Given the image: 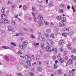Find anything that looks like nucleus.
Masks as SVG:
<instances>
[{
  "label": "nucleus",
  "mask_w": 76,
  "mask_h": 76,
  "mask_svg": "<svg viewBox=\"0 0 76 76\" xmlns=\"http://www.w3.org/2000/svg\"><path fill=\"white\" fill-rule=\"evenodd\" d=\"M25 58L26 59H27L28 61L26 62L28 65V66H31V63L30 62L31 61H32L31 58L28 55H26L25 56Z\"/></svg>",
  "instance_id": "nucleus-1"
},
{
  "label": "nucleus",
  "mask_w": 76,
  "mask_h": 76,
  "mask_svg": "<svg viewBox=\"0 0 76 76\" xmlns=\"http://www.w3.org/2000/svg\"><path fill=\"white\" fill-rule=\"evenodd\" d=\"M61 54L60 53H58V58L59 60V61L61 63H62L64 62V60L63 59V58H61Z\"/></svg>",
  "instance_id": "nucleus-2"
},
{
  "label": "nucleus",
  "mask_w": 76,
  "mask_h": 76,
  "mask_svg": "<svg viewBox=\"0 0 76 76\" xmlns=\"http://www.w3.org/2000/svg\"><path fill=\"white\" fill-rule=\"evenodd\" d=\"M73 60L71 59H69L67 62V63H66V66H67L68 65H70L72 64L73 63Z\"/></svg>",
  "instance_id": "nucleus-3"
},
{
  "label": "nucleus",
  "mask_w": 76,
  "mask_h": 76,
  "mask_svg": "<svg viewBox=\"0 0 76 76\" xmlns=\"http://www.w3.org/2000/svg\"><path fill=\"white\" fill-rule=\"evenodd\" d=\"M47 43L50 47H53V42L51 40L48 39L47 40Z\"/></svg>",
  "instance_id": "nucleus-4"
},
{
  "label": "nucleus",
  "mask_w": 76,
  "mask_h": 76,
  "mask_svg": "<svg viewBox=\"0 0 76 76\" xmlns=\"http://www.w3.org/2000/svg\"><path fill=\"white\" fill-rule=\"evenodd\" d=\"M75 33V32L74 31H69L68 32V34L69 36H71L73 35V34Z\"/></svg>",
  "instance_id": "nucleus-5"
},
{
  "label": "nucleus",
  "mask_w": 76,
  "mask_h": 76,
  "mask_svg": "<svg viewBox=\"0 0 76 76\" xmlns=\"http://www.w3.org/2000/svg\"><path fill=\"white\" fill-rule=\"evenodd\" d=\"M39 39L41 41H45V39L44 37H42V36L39 37Z\"/></svg>",
  "instance_id": "nucleus-6"
},
{
  "label": "nucleus",
  "mask_w": 76,
  "mask_h": 76,
  "mask_svg": "<svg viewBox=\"0 0 76 76\" xmlns=\"http://www.w3.org/2000/svg\"><path fill=\"white\" fill-rule=\"evenodd\" d=\"M1 18L2 19L4 20L7 18V17L6 16V14H3L1 15Z\"/></svg>",
  "instance_id": "nucleus-7"
},
{
  "label": "nucleus",
  "mask_w": 76,
  "mask_h": 76,
  "mask_svg": "<svg viewBox=\"0 0 76 76\" xmlns=\"http://www.w3.org/2000/svg\"><path fill=\"white\" fill-rule=\"evenodd\" d=\"M46 50L47 51H49V52H51V48H50L49 46H47L46 47Z\"/></svg>",
  "instance_id": "nucleus-8"
},
{
  "label": "nucleus",
  "mask_w": 76,
  "mask_h": 76,
  "mask_svg": "<svg viewBox=\"0 0 76 76\" xmlns=\"http://www.w3.org/2000/svg\"><path fill=\"white\" fill-rule=\"evenodd\" d=\"M38 19L40 20H43V17L41 15H39L38 16Z\"/></svg>",
  "instance_id": "nucleus-9"
},
{
  "label": "nucleus",
  "mask_w": 76,
  "mask_h": 76,
  "mask_svg": "<svg viewBox=\"0 0 76 76\" xmlns=\"http://www.w3.org/2000/svg\"><path fill=\"white\" fill-rule=\"evenodd\" d=\"M4 22L5 24H9V21L7 19H5L4 20Z\"/></svg>",
  "instance_id": "nucleus-10"
},
{
  "label": "nucleus",
  "mask_w": 76,
  "mask_h": 76,
  "mask_svg": "<svg viewBox=\"0 0 76 76\" xmlns=\"http://www.w3.org/2000/svg\"><path fill=\"white\" fill-rule=\"evenodd\" d=\"M51 51H55L57 53V49L56 48H52V49H51Z\"/></svg>",
  "instance_id": "nucleus-11"
},
{
  "label": "nucleus",
  "mask_w": 76,
  "mask_h": 76,
  "mask_svg": "<svg viewBox=\"0 0 76 76\" xmlns=\"http://www.w3.org/2000/svg\"><path fill=\"white\" fill-rule=\"evenodd\" d=\"M71 52L72 53H76V49L75 48H73L71 50Z\"/></svg>",
  "instance_id": "nucleus-12"
},
{
  "label": "nucleus",
  "mask_w": 76,
  "mask_h": 76,
  "mask_svg": "<svg viewBox=\"0 0 76 76\" xmlns=\"http://www.w3.org/2000/svg\"><path fill=\"white\" fill-rule=\"evenodd\" d=\"M59 24L61 26H65V24L62 22H60Z\"/></svg>",
  "instance_id": "nucleus-13"
},
{
  "label": "nucleus",
  "mask_w": 76,
  "mask_h": 76,
  "mask_svg": "<svg viewBox=\"0 0 76 76\" xmlns=\"http://www.w3.org/2000/svg\"><path fill=\"white\" fill-rule=\"evenodd\" d=\"M49 6L50 7H53V2H50V3L48 4Z\"/></svg>",
  "instance_id": "nucleus-14"
},
{
  "label": "nucleus",
  "mask_w": 76,
  "mask_h": 76,
  "mask_svg": "<svg viewBox=\"0 0 76 76\" xmlns=\"http://www.w3.org/2000/svg\"><path fill=\"white\" fill-rule=\"evenodd\" d=\"M7 27L8 28L9 31H13V28L9 26H7Z\"/></svg>",
  "instance_id": "nucleus-15"
},
{
  "label": "nucleus",
  "mask_w": 76,
  "mask_h": 76,
  "mask_svg": "<svg viewBox=\"0 0 76 76\" xmlns=\"http://www.w3.org/2000/svg\"><path fill=\"white\" fill-rule=\"evenodd\" d=\"M67 47L69 50H72V47L70 44H68L67 45Z\"/></svg>",
  "instance_id": "nucleus-16"
},
{
  "label": "nucleus",
  "mask_w": 76,
  "mask_h": 76,
  "mask_svg": "<svg viewBox=\"0 0 76 76\" xmlns=\"http://www.w3.org/2000/svg\"><path fill=\"white\" fill-rule=\"evenodd\" d=\"M61 20L62 22H65L66 21V19L65 17H62L61 18Z\"/></svg>",
  "instance_id": "nucleus-17"
},
{
  "label": "nucleus",
  "mask_w": 76,
  "mask_h": 76,
  "mask_svg": "<svg viewBox=\"0 0 76 76\" xmlns=\"http://www.w3.org/2000/svg\"><path fill=\"white\" fill-rule=\"evenodd\" d=\"M68 75L69 76H73V74L72 72H71V71H69Z\"/></svg>",
  "instance_id": "nucleus-18"
},
{
  "label": "nucleus",
  "mask_w": 76,
  "mask_h": 76,
  "mask_svg": "<svg viewBox=\"0 0 76 76\" xmlns=\"http://www.w3.org/2000/svg\"><path fill=\"white\" fill-rule=\"evenodd\" d=\"M55 61L56 62V64H54V69H57V61Z\"/></svg>",
  "instance_id": "nucleus-19"
},
{
  "label": "nucleus",
  "mask_w": 76,
  "mask_h": 76,
  "mask_svg": "<svg viewBox=\"0 0 76 76\" xmlns=\"http://www.w3.org/2000/svg\"><path fill=\"white\" fill-rule=\"evenodd\" d=\"M64 43V42L62 39H61L59 42V43L61 45H63Z\"/></svg>",
  "instance_id": "nucleus-20"
},
{
  "label": "nucleus",
  "mask_w": 76,
  "mask_h": 76,
  "mask_svg": "<svg viewBox=\"0 0 76 76\" xmlns=\"http://www.w3.org/2000/svg\"><path fill=\"white\" fill-rule=\"evenodd\" d=\"M19 47L20 48H21L22 49H25V46L22 45H19Z\"/></svg>",
  "instance_id": "nucleus-21"
},
{
  "label": "nucleus",
  "mask_w": 76,
  "mask_h": 76,
  "mask_svg": "<svg viewBox=\"0 0 76 76\" xmlns=\"http://www.w3.org/2000/svg\"><path fill=\"white\" fill-rule=\"evenodd\" d=\"M5 58L6 61H9V56H7L5 57Z\"/></svg>",
  "instance_id": "nucleus-22"
},
{
  "label": "nucleus",
  "mask_w": 76,
  "mask_h": 76,
  "mask_svg": "<svg viewBox=\"0 0 76 76\" xmlns=\"http://www.w3.org/2000/svg\"><path fill=\"white\" fill-rule=\"evenodd\" d=\"M71 57L72 58V59L74 60H76V56H74L73 55H71Z\"/></svg>",
  "instance_id": "nucleus-23"
},
{
  "label": "nucleus",
  "mask_w": 76,
  "mask_h": 76,
  "mask_svg": "<svg viewBox=\"0 0 76 76\" xmlns=\"http://www.w3.org/2000/svg\"><path fill=\"white\" fill-rule=\"evenodd\" d=\"M1 13H4L5 12V8L4 7H3L2 9L1 10Z\"/></svg>",
  "instance_id": "nucleus-24"
},
{
  "label": "nucleus",
  "mask_w": 76,
  "mask_h": 76,
  "mask_svg": "<svg viewBox=\"0 0 76 76\" xmlns=\"http://www.w3.org/2000/svg\"><path fill=\"white\" fill-rule=\"evenodd\" d=\"M46 32H47V33H50V32H51V29H46Z\"/></svg>",
  "instance_id": "nucleus-25"
},
{
  "label": "nucleus",
  "mask_w": 76,
  "mask_h": 76,
  "mask_svg": "<svg viewBox=\"0 0 76 76\" xmlns=\"http://www.w3.org/2000/svg\"><path fill=\"white\" fill-rule=\"evenodd\" d=\"M40 58V55H38L37 57H36V59L37 60H39Z\"/></svg>",
  "instance_id": "nucleus-26"
},
{
  "label": "nucleus",
  "mask_w": 76,
  "mask_h": 76,
  "mask_svg": "<svg viewBox=\"0 0 76 76\" xmlns=\"http://www.w3.org/2000/svg\"><path fill=\"white\" fill-rule=\"evenodd\" d=\"M62 35L64 37H66L67 35V34L66 33H64L62 34Z\"/></svg>",
  "instance_id": "nucleus-27"
},
{
  "label": "nucleus",
  "mask_w": 76,
  "mask_h": 76,
  "mask_svg": "<svg viewBox=\"0 0 76 76\" xmlns=\"http://www.w3.org/2000/svg\"><path fill=\"white\" fill-rule=\"evenodd\" d=\"M23 45H24L25 47H26V45L28 44V43L26 42H24L23 43Z\"/></svg>",
  "instance_id": "nucleus-28"
},
{
  "label": "nucleus",
  "mask_w": 76,
  "mask_h": 76,
  "mask_svg": "<svg viewBox=\"0 0 76 76\" xmlns=\"http://www.w3.org/2000/svg\"><path fill=\"white\" fill-rule=\"evenodd\" d=\"M44 22L45 25H48L49 24L45 20H44Z\"/></svg>",
  "instance_id": "nucleus-29"
},
{
  "label": "nucleus",
  "mask_w": 76,
  "mask_h": 76,
  "mask_svg": "<svg viewBox=\"0 0 76 76\" xmlns=\"http://www.w3.org/2000/svg\"><path fill=\"white\" fill-rule=\"evenodd\" d=\"M60 7H61L66 8V6L65 4H61L60 5Z\"/></svg>",
  "instance_id": "nucleus-30"
},
{
  "label": "nucleus",
  "mask_w": 76,
  "mask_h": 76,
  "mask_svg": "<svg viewBox=\"0 0 76 76\" xmlns=\"http://www.w3.org/2000/svg\"><path fill=\"white\" fill-rule=\"evenodd\" d=\"M41 47L42 49L44 50L45 48V47H44V44H41Z\"/></svg>",
  "instance_id": "nucleus-31"
},
{
  "label": "nucleus",
  "mask_w": 76,
  "mask_h": 76,
  "mask_svg": "<svg viewBox=\"0 0 76 76\" xmlns=\"http://www.w3.org/2000/svg\"><path fill=\"white\" fill-rule=\"evenodd\" d=\"M28 8L27 7V6L26 5H24L23 7V9L24 10H27Z\"/></svg>",
  "instance_id": "nucleus-32"
},
{
  "label": "nucleus",
  "mask_w": 76,
  "mask_h": 76,
  "mask_svg": "<svg viewBox=\"0 0 76 76\" xmlns=\"http://www.w3.org/2000/svg\"><path fill=\"white\" fill-rule=\"evenodd\" d=\"M10 61H14L15 60V58L13 57H11L10 58Z\"/></svg>",
  "instance_id": "nucleus-33"
},
{
  "label": "nucleus",
  "mask_w": 76,
  "mask_h": 76,
  "mask_svg": "<svg viewBox=\"0 0 76 76\" xmlns=\"http://www.w3.org/2000/svg\"><path fill=\"white\" fill-rule=\"evenodd\" d=\"M39 23L40 25H43V22L40 21L39 22Z\"/></svg>",
  "instance_id": "nucleus-34"
},
{
  "label": "nucleus",
  "mask_w": 76,
  "mask_h": 76,
  "mask_svg": "<svg viewBox=\"0 0 76 76\" xmlns=\"http://www.w3.org/2000/svg\"><path fill=\"white\" fill-rule=\"evenodd\" d=\"M37 1L39 3H42L43 2V0H37Z\"/></svg>",
  "instance_id": "nucleus-35"
},
{
  "label": "nucleus",
  "mask_w": 76,
  "mask_h": 76,
  "mask_svg": "<svg viewBox=\"0 0 76 76\" xmlns=\"http://www.w3.org/2000/svg\"><path fill=\"white\" fill-rule=\"evenodd\" d=\"M67 50H65L64 53V55L66 56L67 54Z\"/></svg>",
  "instance_id": "nucleus-36"
},
{
  "label": "nucleus",
  "mask_w": 76,
  "mask_h": 76,
  "mask_svg": "<svg viewBox=\"0 0 76 76\" xmlns=\"http://www.w3.org/2000/svg\"><path fill=\"white\" fill-rule=\"evenodd\" d=\"M59 12L61 13H63L64 12V10L62 9H60L59 10Z\"/></svg>",
  "instance_id": "nucleus-37"
},
{
  "label": "nucleus",
  "mask_w": 76,
  "mask_h": 76,
  "mask_svg": "<svg viewBox=\"0 0 76 76\" xmlns=\"http://www.w3.org/2000/svg\"><path fill=\"white\" fill-rule=\"evenodd\" d=\"M54 34L52 33V34L50 35V37L51 38H52L53 39L54 38Z\"/></svg>",
  "instance_id": "nucleus-38"
},
{
  "label": "nucleus",
  "mask_w": 76,
  "mask_h": 76,
  "mask_svg": "<svg viewBox=\"0 0 76 76\" xmlns=\"http://www.w3.org/2000/svg\"><path fill=\"white\" fill-rule=\"evenodd\" d=\"M61 16H58L57 17V20H60L61 19Z\"/></svg>",
  "instance_id": "nucleus-39"
},
{
  "label": "nucleus",
  "mask_w": 76,
  "mask_h": 76,
  "mask_svg": "<svg viewBox=\"0 0 76 76\" xmlns=\"http://www.w3.org/2000/svg\"><path fill=\"white\" fill-rule=\"evenodd\" d=\"M11 44L12 45H13L14 46H15V47L16 46V44H15V43H14V42H11Z\"/></svg>",
  "instance_id": "nucleus-40"
},
{
  "label": "nucleus",
  "mask_w": 76,
  "mask_h": 76,
  "mask_svg": "<svg viewBox=\"0 0 76 76\" xmlns=\"http://www.w3.org/2000/svg\"><path fill=\"white\" fill-rule=\"evenodd\" d=\"M17 75L18 76H23V75H22V74L20 73H18L17 74Z\"/></svg>",
  "instance_id": "nucleus-41"
},
{
  "label": "nucleus",
  "mask_w": 76,
  "mask_h": 76,
  "mask_svg": "<svg viewBox=\"0 0 76 76\" xmlns=\"http://www.w3.org/2000/svg\"><path fill=\"white\" fill-rule=\"evenodd\" d=\"M12 25H16V22H15V21H13L12 22Z\"/></svg>",
  "instance_id": "nucleus-42"
},
{
  "label": "nucleus",
  "mask_w": 76,
  "mask_h": 76,
  "mask_svg": "<svg viewBox=\"0 0 76 76\" xmlns=\"http://www.w3.org/2000/svg\"><path fill=\"white\" fill-rule=\"evenodd\" d=\"M17 69L18 70H21L22 68H21V66H20L17 67Z\"/></svg>",
  "instance_id": "nucleus-43"
},
{
  "label": "nucleus",
  "mask_w": 76,
  "mask_h": 76,
  "mask_svg": "<svg viewBox=\"0 0 76 76\" xmlns=\"http://www.w3.org/2000/svg\"><path fill=\"white\" fill-rule=\"evenodd\" d=\"M20 35V33H18L16 34V35H14V37H17Z\"/></svg>",
  "instance_id": "nucleus-44"
},
{
  "label": "nucleus",
  "mask_w": 76,
  "mask_h": 76,
  "mask_svg": "<svg viewBox=\"0 0 76 76\" xmlns=\"http://www.w3.org/2000/svg\"><path fill=\"white\" fill-rule=\"evenodd\" d=\"M38 70H39V71L40 72H42V69L40 67L38 68Z\"/></svg>",
  "instance_id": "nucleus-45"
},
{
  "label": "nucleus",
  "mask_w": 76,
  "mask_h": 76,
  "mask_svg": "<svg viewBox=\"0 0 76 76\" xmlns=\"http://www.w3.org/2000/svg\"><path fill=\"white\" fill-rule=\"evenodd\" d=\"M31 38H35V37L34 36V35H33V34L31 35Z\"/></svg>",
  "instance_id": "nucleus-46"
},
{
  "label": "nucleus",
  "mask_w": 76,
  "mask_h": 76,
  "mask_svg": "<svg viewBox=\"0 0 76 76\" xmlns=\"http://www.w3.org/2000/svg\"><path fill=\"white\" fill-rule=\"evenodd\" d=\"M72 9L73 10L74 12V13H75V9H74V6H73V5L72 6Z\"/></svg>",
  "instance_id": "nucleus-47"
},
{
  "label": "nucleus",
  "mask_w": 76,
  "mask_h": 76,
  "mask_svg": "<svg viewBox=\"0 0 76 76\" xmlns=\"http://www.w3.org/2000/svg\"><path fill=\"white\" fill-rule=\"evenodd\" d=\"M18 54H19V55H20V54H22V52H21L20 50H19L18 52Z\"/></svg>",
  "instance_id": "nucleus-48"
},
{
  "label": "nucleus",
  "mask_w": 76,
  "mask_h": 76,
  "mask_svg": "<svg viewBox=\"0 0 76 76\" xmlns=\"http://www.w3.org/2000/svg\"><path fill=\"white\" fill-rule=\"evenodd\" d=\"M45 37H49V35H48V34H45Z\"/></svg>",
  "instance_id": "nucleus-49"
},
{
  "label": "nucleus",
  "mask_w": 76,
  "mask_h": 76,
  "mask_svg": "<svg viewBox=\"0 0 76 76\" xmlns=\"http://www.w3.org/2000/svg\"><path fill=\"white\" fill-rule=\"evenodd\" d=\"M32 10H33V11H35V7H33L32 8Z\"/></svg>",
  "instance_id": "nucleus-50"
},
{
  "label": "nucleus",
  "mask_w": 76,
  "mask_h": 76,
  "mask_svg": "<svg viewBox=\"0 0 76 76\" xmlns=\"http://www.w3.org/2000/svg\"><path fill=\"white\" fill-rule=\"evenodd\" d=\"M2 35H4V34H6V33L5 32V31H3L2 32Z\"/></svg>",
  "instance_id": "nucleus-51"
},
{
  "label": "nucleus",
  "mask_w": 76,
  "mask_h": 76,
  "mask_svg": "<svg viewBox=\"0 0 76 76\" xmlns=\"http://www.w3.org/2000/svg\"><path fill=\"white\" fill-rule=\"evenodd\" d=\"M34 20L35 22H37V18H35V17H34Z\"/></svg>",
  "instance_id": "nucleus-52"
},
{
  "label": "nucleus",
  "mask_w": 76,
  "mask_h": 76,
  "mask_svg": "<svg viewBox=\"0 0 76 76\" xmlns=\"http://www.w3.org/2000/svg\"><path fill=\"white\" fill-rule=\"evenodd\" d=\"M64 29H65V30H64V31H68L69 30V29L68 28H66Z\"/></svg>",
  "instance_id": "nucleus-53"
},
{
  "label": "nucleus",
  "mask_w": 76,
  "mask_h": 76,
  "mask_svg": "<svg viewBox=\"0 0 76 76\" xmlns=\"http://www.w3.org/2000/svg\"><path fill=\"white\" fill-rule=\"evenodd\" d=\"M58 72H59V74H61L62 73V72L61 71V69H59L58 70Z\"/></svg>",
  "instance_id": "nucleus-54"
},
{
  "label": "nucleus",
  "mask_w": 76,
  "mask_h": 76,
  "mask_svg": "<svg viewBox=\"0 0 76 76\" xmlns=\"http://www.w3.org/2000/svg\"><path fill=\"white\" fill-rule=\"evenodd\" d=\"M8 3L9 4H12V2L10 1H8Z\"/></svg>",
  "instance_id": "nucleus-55"
},
{
  "label": "nucleus",
  "mask_w": 76,
  "mask_h": 76,
  "mask_svg": "<svg viewBox=\"0 0 76 76\" xmlns=\"http://www.w3.org/2000/svg\"><path fill=\"white\" fill-rule=\"evenodd\" d=\"M53 59L55 60V59H56L57 57H56V56H53Z\"/></svg>",
  "instance_id": "nucleus-56"
},
{
  "label": "nucleus",
  "mask_w": 76,
  "mask_h": 76,
  "mask_svg": "<svg viewBox=\"0 0 76 76\" xmlns=\"http://www.w3.org/2000/svg\"><path fill=\"white\" fill-rule=\"evenodd\" d=\"M30 31L31 32H34V30L32 28H31Z\"/></svg>",
  "instance_id": "nucleus-57"
},
{
  "label": "nucleus",
  "mask_w": 76,
  "mask_h": 76,
  "mask_svg": "<svg viewBox=\"0 0 76 76\" xmlns=\"http://www.w3.org/2000/svg\"><path fill=\"white\" fill-rule=\"evenodd\" d=\"M64 76H69L68 74L67 73H65Z\"/></svg>",
  "instance_id": "nucleus-58"
},
{
  "label": "nucleus",
  "mask_w": 76,
  "mask_h": 76,
  "mask_svg": "<svg viewBox=\"0 0 76 76\" xmlns=\"http://www.w3.org/2000/svg\"><path fill=\"white\" fill-rule=\"evenodd\" d=\"M60 50L62 52H63V49L62 48H60Z\"/></svg>",
  "instance_id": "nucleus-59"
},
{
  "label": "nucleus",
  "mask_w": 76,
  "mask_h": 76,
  "mask_svg": "<svg viewBox=\"0 0 76 76\" xmlns=\"http://www.w3.org/2000/svg\"><path fill=\"white\" fill-rule=\"evenodd\" d=\"M22 13L21 12L20 13H19V16H22Z\"/></svg>",
  "instance_id": "nucleus-60"
},
{
  "label": "nucleus",
  "mask_w": 76,
  "mask_h": 76,
  "mask_svg": "<svg viewBox=\"0 0 76 76\" xmlns=\"http://www.w3.org/2000/svg\"><path fill=\"white\" fill-rule=\"evenodd\" d=\"M30 75H31V76H34V74L32 72H30Z\"/></svg>",
  "instance_id": "nucleus-61"
},
{
  "label": "nucleus",
  "mask_w": 76,
  "mask_h": 76,
  "mask_svg": "<svg viewBox=\"0 0 76 76\" xmlns=\"http://www.w3.org/2000/svg\"><path fill=\"white\" fill-rule=\"evenodd\" d=\"M39 53L40 54V55H41V54H42V52L41 51H39Z\"/></svg>",
  "instance_id": "nucleus-62"
},
{
  "label": "nucleus",
  "mask_w": 76,
  "mask_h": 76,
  "mask_svg": "<svg viewBox=\"0 0 76 76\" xmlns=\"http://www.w3.org/2000/svg\"><path fill=\"white\" fill-rule=\"evenodd\" d=\"M11 7H12V8H15V6L14 5H12V6Z\"/></svg>",
  "instance_id": "nucleus-63"
},
{
  "label": "nucleus",
  "mask_w": 76,
  "mask_h": 76,
  "mask_svg": "<svg viewBox=\"0 0 76 76\" xmlns=\"http://www.w3.org/2000/svg\"><path fill=\"white\" fill-rule=\"evenodd\" d=\"M39 65H41V64H42L41 63V62L39 61Z\"/></svg>",
  "instance_id": "nucleus-64"
}]
</instances>
